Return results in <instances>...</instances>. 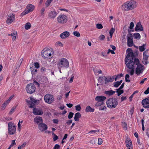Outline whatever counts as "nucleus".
Returning a JSON list of instances; mask_svg holds the SVG:
<instances>
[{
    "label": "nucleus",
    "mask_w": 149,
    "mask_h": 149,
    "mask_svg": "<svg viewBox=\"0 0 149 149\" xmlns=\"http://www.w3.org/2000/svg\"><path fill=\"white\" fill-rule=\"evenodd\" d=\"M134 65L135 64L137 65V67L135 71V73L138 75H139L141 74L142 73L144 69V66L141 64L139 61L138 58H134L133 61Z\"/></svg>",
    "instance_id": "obj_1"
},
{
    "label": "nucleus",
    "mask_w": 149,
    "mask_h": 149,
    "mask_svg": "<svg viewBox=\"0 0 149 149\" xmlns=\"http://www.w3.org/2000/svg\"><path fill=\"white\" fill-rule=\"evenodd\" d=\"M136 6V1L132 0L124 3L123 7L125 10H128L135 8Z\"/></svg>",
    "instance_id": "obj_2"
},
{
    "label": "nucleus",
    "mask_w": 149,
    "mask_h": 149,
    "mask_svg": "<svg viewBox=\"0 0 149 149\" xmlns=\"http://www.w3.org/2000/svg\"><path fill=\"white\" fill-rule=\"evenodd\" d=\"M118 102L116 98H111L108 99L106 102L107 107L110 109L116 108L118 104Z\"/></svg>",
    "instance_id": "obj_3"
},
{
    "label": "nucleus",
    "mask_w": 149,
    "mask_h": 149,
    "mask_svg": "<svg viewBox=\"0 0 149 149\" xmlns=\"http://www.w3.org/2000/svg\"><path fill=\"white\" fill-rule=\"evenodd\" d=\"M127 52L128 54L126 55L125 58V63L128 62L129 60H131V61H133L135 55H134V53L133 52L132 49L131 48H128L127 50Z\"/></svg>",
    "instance_id": "obj_4"
},
{
    "label": "nucleus",
    "mask_w": 149,
    "mask_h": 149,
    "mask_svg": "<svg viewBox=\"0 0 149 149\" xmlns=\"http://www.w3.org/2000/svg\"><path fill=\"white\" fill-rule=\"evenodd\" d=\"M69 62L66 58H62L59 61L57 64L59 69H61L63 67L68 68L69 67Z\"/></svg>",
    "instance_id": "obj_5"
},
{
    "label": "nucleus",
    "mask_w": 149,
    "mask_h": 149,
    "mask_svg": "<svg viewBox=\"0 0 149 149\" xmlns=\"http://www.w3.org/2000/svg\"><path fill=\"white\" fill-rule=\"evenodd\" d=\"M41 55L42 57L47 59L50 58L52 56V54L47 48H45L43 49L41 52Z\"/></svg>",
    "instance_id": "obj_6"
},
{
    "label": "nucleus",
    "mask_w": 149,
    "mask_h": 149,
    "mask_svg": "<svg viewBox=\"0 0 149 149\" xmlns=\"http://www.w3.org/2000/svg\"><path fill=\"white\" fill-rule=\"evenodd\" d=\"M36 89V88L34 84H28L26 87V90L28 93L32 94L34 92Z\"/></svg>",
    "instance_id": "obj_7"
},
{
    "label": "nucleus",
    "mask_w": 149,
    "mask_h": 149,
    "mask_svg": "<svg viewBox=\"0 0 149 149\" xmlns=\"http://www.w3.org/2000/svg\"><path fill=\"white\" fill-rule=\"evenodd\" d=\"M13 123L11 122L8 124V133L10 135L14 134L15 132L16 126L14 125Z\"/></svg>",
    "instance_id": "obj_8"
},
{
    "label": "nucleus",
    "mask_w": 149,
    "mask_h": 149,
    "mask_svg": "<svg viewBox=\"0 0 149 149\" xmlns=\"http://www.w3.org/2000/svg\"><path fill=\"white\" fill-rule=\"evenodd\" d=\"M44 99L45 102L48 104H51L54 101V98L53 95L47 94L45 95Z\"/></svg>",
    "instance_id": "obj_9"
},
{
    "label": "nucleus",
    "mask_w": 149,
    "mask_h": 149,
    "mask_svg": "<svg viewBox=\"0 0 149 149\" xmlns=\"http://www.w3.org/2000/svg\"><path fill=\"white\" fill-rule=\"evenodd\" d=\"M131 61V60H130L128 62L125 63V64L127 68L132 69L130 71V74L131 75H133L134 74V66L133 61Z\"/></svg>",
    "instance_id": "obj_10"
},
{
    "label": "nucleus",
    "mask_w": 149,
    "mask_h": 149,
    "mask_svg": "<svg viewBox=\"0 0 149 149\" xmlns=\"http://www.w3.org/2000/svg\"><path fill=\"white\" fill-rule=\"evenodd\" d=\"M67 20L66 16L64 15H60L57 18L58 22L60 24H64L67 22Z\"/></svg>",
    "instance_id": "obj_11"
},
{
    "label": "nucleus",
    "mask_w": 149,
    "mask_h": 149,
    "mask_svg": "<svg viewBox=\"0 0 149 149\" xmlns=\"http://www.w3.org/2000/svg\"><path fill=\"white\" fill-rule=\"evenodd\" d=\"M148 54V49H147L143 53V58L144 61H143V63L145 65H147L148 63L147 61L149 57Z\"/></svg>",
    "instance_id": "obj_12"
},
{
    "label": "nucleus",
    "mask_w": 149,
    "mask_h": 149,
    "mask_svg": "<svg viewBox=\"0 0 149 149\" xmlns=\"http://www.w3.org/2000/svg\"><path fill=\"white\" fill-rule=\"evenodd\" d=\"M15 15L13 13L10 14L8 15V18L6 20L7 23L10 24L15 21Z\"/></svg>",
    "instance_id": "obj_13"
},
{
    "label": "nucleus",
    "mask_w": 149,
    "mask_h": 149,
    "mask_svg": "<svg viewBox=\"0 0 149 149\" xmlns=\"http://www.w3.org/2000/svg\"><path fill=\"white\" fill-rule=\"evenodd\" d=\"M143 107L145 108H149V97L143 99L141 102Z\"/></svg>",
    "instance_id": "obj_14"
},
{
    "label": "nucleus",
    "mask_w": 149,
    "mask_h": 149,
    "mask_svg": "<svg viewBox=\"0 0 149 149\" xmlns=\"http://www.w3.org/2000/svg\"><path fill=\"white\" fill-rule=\"evenodd\" d=\"M34 123L38 125L41 124L43 123V120L42 118L41 117L38 116L36 117L34 119Z\"/></svg>",
    "instance_id": "obj_15"
},
{
    "label": "nucleus",
    "mask_w": 149,
    "mask_h": 149,
    "mask_svg": "<svg viewBox=\"0 0 149 149\" xmlns=\"http://www.w3.org/2000/svg\"><path fill=\"white\" fill-rule=\"evenodd\" d=\"M33 112L34 115H41L43 113V112L42 110L36 108H33Z\"/></svg>",
    "instance_id": "obj_16"
},
{
    "label": "nucleus",
    "mask_w": 149,
    "mask_h": 149,
    "mask_svg": "<svg viewBox=\"0 0 149 149\" xmlns=\"http://www.w3.org/2000/svg\"><path fill=\"white\" fill-rule=\"evenodd\" d=\"M38 127L39 130L42 132L45 130L47 129V125L43 123L39 124Z\"/></svg>",
    "instance_id": "obj_17"
},
{
    "label": "nucleus",
    "mask_w": 149,
    "mask_h": 149,
    "mask_svg": "<svg viewBox=\"0 0 149 149\" xmlns=\"http://www.w3.org/2000/svg\"><path fill=\"white\" fill-rule=\"evenodd\" d=\"M106 99V97L104 96H97L96 97L95 99L98 102H103Z\"/></svg>",
    "instance_id": "obj_18"
},
{
    "label": "nucleus",
    "mask_w": 149,
    "mask_h": 149,
    "mask_svg": "<svg viewBox=\"0 0 149 149\" xmlns=\"http://www.w3.org/2000/svg\"><path fill=\"white\" fill-rule=\"evenodd\" d=\"M107 79V77L104 76H100L98 79V81L101 84H103L104 82H106V80Z\"/></svg>",
    "instance_id": "obj_19"
},
{
    "label": "nucleus",
    "mask_w": 149,
    "mask_h": 149,
    "mask_svg": "<svg viewBox=\"0 0 149 149\" xmlns=\"http://www.w3.org/2000/svg\"><path fill=\"white\" fill-rule=\"evenodd\" d=\"M135 30L136 31H143V29L141 22H138L136 24L135 27Z\"/></svg>",
    "instance_id": "obj_20"
},
{
    "label": "nucleus",
    "mask_w": 149,
    "mask_h": 149,
    "mask_svg": "<svg viewBox=\"0 0 149 149\" xmlns=\"http://www.w3.org/2000/svg\"><path fill=\"white\" fill-rule=\"evenodd\" d=\"M57 15V12L55 11H52L48 13V16L50 18H55Z\"/></svg>",
    "instance_id": "obj_21"
},
{
    "label": "nucleus",
    "mask_w": 149,
    "mask_h": 149,
    "mask_svg": "<svg viewBox=\"0 0 149 149\" xmlns=\"http://www.w3.org/2000/svg\"><path fill=\"white\" fill-rule=\"evenodd\" d=\"M69 32L66 31L61 33L60 36V37L62 39H64L69 37L70 36Z\"/></svg>",
    "instance_id": "obj_22"
},
{
    "label": "nucleus",
    "mask_w": 149,
    "mask_h": 149,
    "mask_svg": "<svg viewBox=\"0 0 149 149\" xmlns=\"http://www.w3.org/2000/svg\"><path fill=\"white\" fill-rule=\"evenodd\" d=\"M126 146L128 149H131L132 148V143L130 139L126 140L125 142Z\"/></svg>",
    "instance_id": "obj_23"
},
{
    "label": "nucleus",
    "mask_w": 149,
    "mask_h": 149,
    "mask_svg": "<svg viewBox=\"0 0 149 149\" xmlns=\"http://www.w3.org/2000/svg\"><path fill=\"white\" fill-rule=\"evenodd\" d=\"M127 46L129 47H132L134 44L133 38H130L127 37Z\"/></svg>",
    "instance_id": "obj_24"
},
{
    "label": "nucleus",
    "mask_w": 149,
    "mask_h": 149,
    "mask_svg": "<svg viewBox=\"0 0 149 149\" xmlns=\"http://www.w3.org/2000/svg\"><path fill=\"white\" fill-rule=\"evenodd\" d=\"M27 11L28 13L32 12L34 8V6L31 4H29L27 6Z\"/></svg>",
    "instance_id": "obj_25"
},
{
    "label": "nucleus",
    "mask_w": 149,
    "mask_h": 149,
    "mask_svg": "<svg viewBox=\"0 0 149 149\" xmlns=\"http://www.w3.org/2000/svg\"><path fill=\"white\" fill-rule=\"evenodd\" d=\"M81 115L79 112H77L75 114L74 118V120L76 121H79V118L81 117Z\"/></svg>",
    "instance_id": "obj_26"
},
{
    "label": "nucleus",
    "mask_w": 149,
    "mask_h": 149,
    "mask_svg": "<svg viewBox=\"0 0 149 149\" xmlns=\"http://www.w3.org/2000/svg\"><path fill=\"white\" fill-rule=\"evenodd\" d=\"M95 109L91 107L90 106H87L85 109V111L86 112H93L94 111Z\"/></svg>",
    "instance_id": "obj_27"
},
{
    "label": "nucleus",
    "mask_w": 149,
    "mask_h": 149,
    "mask_svg": "<svg viewBox=\"0 0 149 149\" xmlns=\"http://www.w3.org/2000/svg\"><path fill=\"white\" fill-rule=\"evenodd\" d=\"M115 92V91L112 90L105 91L104 93L107 95L111 96L113 95Z\"/></svg>",
    "instance_id": "obj_28"
},
{
    "label": "nucleus",
    "mask_w": 149,
    "mask_h": 149,
    "mask_svg": "<svg viewBox=\"0 0 149 149\" xmlns=\"http://www.w3.org/2000/svg\"><path fill=\"white\" fill-rule=\"evenodd\" d=\"M107 77L106 82H104V84H107V83L113 82V79H111V76H108Z\"/></svg>",
    "instance_id": "obj_29"
},
{
    "label": "nucleus",
    "mask_w": 149,
    "mask_h": 149,
    "mask_svg": "<svg viewBox=\"0 0 149 149\" xmlns=\"http://www.w3.org/2000/svg\"><path fill=\"white\" fill-rule=\"evenodd\" d=\"M30 68L31 70V74L32 75L36 74L37 72V70L35 69L34 67H30Z\"/></svg>",
    "instance_id": "obj_30"
},
{
    "label": "nucleus",
    "mask_w": 149,
    "mask_h": 149,
    "mask_svg": "<svg viewBox=\"0 0 149 149\" xmlns=\"http://www.w3.org/2000/svg\"><path fill=\"white\" fill-rule=\"evenodd\" d=\"M146 45V44H143L141 46H139V50L140 52H143L146 49L145 47Z\"/></svg>",
    "instance_id": "obj_31"
},
{
    "label": "nucleus",
    "mask_w": 149,
    "mask_h": 149,
    "mask_svg": "<svg viewBox=\"0 0 149 149\" xmlns=\"http://www.w3.org/2000/svg\"><path fill=\"white\" fill-rule=\"evenodd\" d=\"M8 103V101L5 102L1 106V109L2 110H4Z\"/></svg>",
    "instance_id": "obj_32"
},
{
    "label": "nucleus",
    "mask_w": 149,
    "mask_h": 149,
    "mask_svg": "<svg viewBox=\"0 0 149 149\" xmlns=\"http://www.w3.org/2000/svg\"><path fill=\"white\" fill-rule=\"evenodd\" d=\"M31 24L29 22L26 23L25 25V29L26 30H28L31 28Z\"/></svg>",
    "instance_id": "obj_33"
},
{
    "label": "nucleus",
    "mask_w": 149,
    "mask_h": 149,
    "mask_svg": "<svg viewBox=\"0 0 149 149\" xmlns=\"http://www.w3.org/2000/svg\"><path fill=\"white\" fill-rule=\"evenodd\" d=\"M116 90H117L116 92L118 93L117 94V95L118 96H120L124 92V91L123 90H118V89H116Z\"/></svg>",
    "instance_id": "obj_34"
},
{
    "label": "nucleus",
    "mask_w": 149,
    "mask_h": 149,
    "mask_svg": "<svg viewBox=\"0 0 149 149\" xmlns=\"http://www.w3.org/2000/svg\"><path fill=\"white\" fill-rule=\"evenodd\" d=\"M134 36L135 38L140 39L141 38L140 35L139 33H136L134 34Z\"/></svg>",
    "instance_id": "obj_35"
},
{
    "label": "nucleus",
    "mask_w": 149,
    "mask_h": 149,
    "mask_svg": "<svg viewBox=\"0 0 149 149\" xmlns=\"http://www.w3.org/2000/svg\"><path fill=\"white\" fill-rule=\"evenodd\" d=\"M26 102L28 103L30 105V106H29V108H33L34 107V104L32 102H31L28 100H26Z\"/></svg>",
    "instance_id": "obj_36"
},
{
    "label": "nucleus",
    "mask_w": 149,
    "mask_h": 149,
    "mask_svg": "<svg viewBox=\"0 0 149 149\" xmlns=\"http://www.w3.org/2000/svg\"><path fill=\"white\" fill-rule=\"evenodd\" d=\"M138 91H135L132 94V95L130 96V97H129V99H130V101H132V97L136 93H138Z\"/></svg>",
    "instance_id": "obj_37"
},
{
    "label": "nucleus",
    "mask_w": 149,
    "mask_h": 149,
    "mask_svg": "<svg viewBox=\"0 0 149 149\" xmlns=\"http://www.w3.org/2000/svg\"><path fill=\"white\" fill-rule=\"evenodd\" d=\"M115 31V29L112 28L109 31V33L110 36V37L111 38H112V35L114 33Z\"/></svg>",
    "instance_id": "obj_38"
},
{
    "label": "nucleus",
    "mask_w": 149,
    "mask_h": 149,
    "mask_svg": "<svg viewBox=\"0 0 149 149\" xmlns=\"http://www.w3.org/2000/svg\"><path fill=\"white\" fill-rule=\"evenodd\" d=\"M17 33V32H15L13 33H11L12 38L13 40H15L16 39Z\"/></svg>",
    "instance_id": "obj_39"
},
{
    "label": "nucleus",
    "mask_w": 149,
    "mask_h": 149,
    "mask_svg": "<svg viewBox=\"0 0 149 149\" xmlns=\"http://www.w3.org/2000/svg\"><path fill=\"white\" fill-rule=\"evenodd\" d=\"M130 78V76L128 74H127L125 76V81L126 82H130V80L129 79H129Z\"/></svg>",
    "instance_id": "obj_40"
},
{
    "label": "nucleus",
    "mask_w": 149,
    "mask_h": 149,
    "mask_svg": "<svg viewBox=\"0 0 149 149\" xmlns=\"http://www.w3.org/2000/svg\"><path fill=\"white\" fill-rule=\"evenodd\" d=\"M73 34L74 36L77 37H79L80 36V33L77 31H74L73 32Z\"/></svg>",
    "instance_id": "obj_41"
},
{
    "label": "nucleus",
    "mask_w": 149,
    "mask_h": 149,
    "mask_svg": "<svg viewBox=\"0 0 149 149\" xmlns=\"http://www.w3.org/2000/svg\"><path fill=\"white\" fill-rule=\"evenodd\" d=\"M75 109L78 111L81 110V107L80 105L78 104L75 106Z\"/></svg>",
    "instance_id": "obj_42"
},
{
    "label": "nucleus",
    "mask_w": 149,
    "mask_h": 149,
    "mask_svg": "<svg viewBox=\"0 0 149 149\" xmlns=\"http://www.w3.org/2000/svg\"><path fill=\"white\" fill-rule=\"evenodd\" d=\"M120 85V84L119 83V81H118L114 83L113 86L116 88H117Z\"/></svg>",
    "instance_id": "obj_43"
},
{
    "label": "nucleus",
    "mask_w": 149,
    "mask_h": 149,
    "mask_svg": "<svg viewBox=\"0 0 149 149\" xmlns=\"http://www.w3.org/2000/svg\"><path fill=\"white\" fill-rule=\"evenodd\" d=\"M128 34L127 37H129L130 38H132V35L130 33L131 31L129 30V29H128Z\"/></svg>",
    "instance_id": "obj_44"
},
{
    "label": "nucleus",
    "mask_w": 149,
    "mask_h": 149,
    "mask_svg": "<svg viewBox=\"0 0 149 149\" xmlns=\"http://www.w3.org/2000/svg\"><path fill=\"white\" fill-rule=\"evenodd\" d=\"M51 2V1H49V0H47L45 3V5L46 6V8H47L49 6Z\"/></svg>",
    "instance_id": "obj_45"
},
{
    "label": "nucleus",
    "mask_w": 149,
    "mask_h": 149,
    "mask_svg": "<svg viewBox=\"0 0 149 149\" xmlns=\"http://www.w3.org/2000/svg\"><path fill=\"white\" fill-rule=\"evenodd\" d=\"M96 26V27L98 29H101L103 28V26L101 24H97Z\"/></svg>",
    "instance_id": "obj_46"
},
{
    "label": "nucleus",
    "mask_w": 149,
    "mask_h": 149,
    "mask_svg": "<svg viewBox=\"0 0 149 149\" xmlns=\"http://www.w3.org/2000/svg\"><path fill=\"white\" fill-rule=\"evenodd\" d=\"M74 115V113L72 112H70L68 114V118L69 119H71L72 118L73 116Z\"/></svg>",
    "instance_id": "obj_47"
},
{
    "label": "nucleus",
    "mask_w": 149,
    "mask_h": 149,
    "mask_svg": "<svg viewBox=\"0 0 149 149\" xmlns=\"http://www.w3.org/2000/svg\"><path fill=\"white\" fill-rule=\"evenodd\" d=\"M16 109V107H13L12 108L10 111L9 114H11Z\"/></svg>",
    "instance_id": "obj_48"
},
{
    "label": "nucleus",
    "mask_w": 149,
    "mask_h": 149,
    "mask_svg": "<svg viewBox=\"0 0 149 149\" xmlns=\"http://www.w3.org/2000/svg\"><path fill=\"white\" fill-rule=\"evenodd\" d=\"M123 76V74L122 73L119 74L118 75H117L115 79V81H116L117 79H118V78H120V77H122Z\"/></svg>",
    "instance_id": "obj_49"
},
{
    "label": "nucleus",
    "mask_w": 149,
    "mask_h": 149,
    "mask_svg": "<svg viewBox=\"0 0 149 149\" xmlns=\"http://www.w3.org/2000/svg\"><path fill=\"white\" fill-rule=\"evenodd\" d=\"M103 104V102H98L96 103L95 104V106L97 107L100 106H101Z\"/></svg>",
    "instance_id": "obj_50"
},
{
    "label": "nucleus",
    "mask_w": 149,
    "mask_h": 149,
    "mask_svg": "<svg viewBox=\"0 0 149 149\" xmlns=\"http://www.w3.org/2000/svg\"><path fill=\"white\" fill-rule=\"evenodd\" d=\"M107 109V107L105 106H101L99 108V110H106Z\"/></svg>",
    "instance_id": "obj_51"
},
{
    "label": "nucleus",
    "mask_w": 149,
    "mask_h": 149,
    "mask_svg": "<svg viewBox=\"0 0 149 149\" xmlns=\"http://www.w3.org/2000/svg\"><path fill=\"white\" fill-rule=\"evenodd\" d=\"M122 125L124 128H126V130L127 129V124L125 122H122Z\"/></svg>",
    "instance_id": "obj_52"
},
{
    "label": "nucleus",
    "mask_w": 149,
    "mask_h": 149,
    "mask_svg": "<svg viewBox=\"0 0 149 149\" xmlns=\"http://www.w3.org/2000/svg\"><path fill=\"white\" fill-rule=\"evenodd\" d=\"M28 12L27 10L24 11L23 12H22L21 14V15L22 16H23L24 15L28 13Z\"/></svg>",
    "instance_id": "obj_53"
},
{
    "label": "nucleus",
    "mask_w": 149,
    "mask_h": 149,
    "mask_svg": "<svg viewBox=\"0 0 149 149\" xmlns=\"http://www.w3.org/2000/svg\"><path fill=\"white\" fill-rule=\"evenodd\" d=\"M98 144L99 145H101L102 143L103 142L102 139L100 138L98 139Z\"/></svg>",
    "instance_id": "obj_54"
},
{
    "label": "nucleus",
    "mask_w": 149,
    "mask_h": 149,
    "mask_svg": "<svg viewBox=\"0 0 149 149\" xmlns=\"http://www.w3.org/2000/svg\"><path fill=\"white\" fill-rule=\"evenodd\" d=\"M111 52L112 54H115L113 50H111L110 49H109L108 50L107 54H109Z\"/></svg>",
    "instance_id": "obj_55"
},
{
    "label": "nucleus",
    "mask_w": 149,
    "mask_h": 149,
    "mask_svg": "<svg viewBox=\"0 0 149 149\" xmlns=\"http://www.w3.org/2000/svg\"><path fill=\"white\" fill-rule=\"evenodd\" d=\"M99 38L100 40H102L104 39L105 36L103 35H101L99 36Z\"/></svg>",
    "instance_id": "obj_56"
},
{
    "label": "nucleus",
    "mask_w": 149,
    "mask_h": 149,
    "mask_svg": "<svg viewBox=\"0 0 149 149\" xmlns=\"http://www.w3.org/2000/svg\"><path fill=\"white\" fill-rule=\"evenodd\" d=\"M60 147V146L59 145L56 144L55 145L53 149H59Z\"/></svg>",
    "instance_id": "obj_57"
},
{
    "label": "nucleus",
    "mask_w": 149,
    "mask_h": 149,
    "mask_svg": "<svg viewBox=\"0 0 149 149\" xmlns=\"http://www.w3.org/2000/svg\"><path fill=\"white\" fill-rule=\"evenodd\" d=\"M15 140H13L12 142V143L10 145V146L11 147L12 146H13L16 145V143L15 142Z\"/></svg>",
    "instance_id": "obj_58"
},
{
    "label": "nucleus",
    "mask_w": 149,
    "mask_h": 149,
    "mask_svg": "<svg viewBox=\"0 0 149 149\" xmlns=\"http://www.w3.org/2000/svg\"><path fill=\"white\" fill-rule=\"evenodd\" d=\"M35 67L36 68H39V63L38 62H36L34 63Z\"/></svg>",
    "instance_id": "obj_59"
},
{
    "label": "nucleus",
    "mask_w": 149,
    "mask_h": 149,
    "mask_svg": "<svg viewBox=\"0 0 149 149\" xmlns=\"http://www.w3.org/2000/svg\"><path fill=\"white\" fill-rule=\"evenodd\" d=\"M134 26V24L133 22H131L130 24L129 28L130 29H132Z\"/></svg>",
    "instance_id": "obj_60"
},
{
    "label": "nucleus",
    "mask_w": 149,
    "mask_h": 149,
    "mask_svg": "<svg viewBox=\"0 0 149 149\" xmlns=\"http://www.w3.org/2000/svg\"><path fill=\"white\" fill-rule=\"evenodd\" d=\"M58 139V137L56 134L54 135V137L53 138V140L54 141Z\"/></svg>",
    "instance_id": "obj_61"
},
{
    "label": "nucleus",
    "mask_w": 149,
    "mask_h": 149,
    "mask_svg": "<svg viewBox=\"0 0 149 149\" xmlns=\"http://www.w3.org/2000/svg\"><path fill=\"white\" fill-rule=\"evenodd\" d=\"M30 100L32 102H33L34 103H36L37 102V100H36L34 98L31 97Z\"/></svg>",
    "instance_id": "obj_62"
},
{
    "label": "nucleus",
    "mask_w": 149,
    "mask_h": 149,
    "mask_svg": "<svg viewBox=\"0 0 149 149\" xmlns=\"http://www.w3.org/2000/svg\"><path fill=\"white\" fill-rule=\"evenodd\" d=\"M144 93L146 95L149 93V87L144 91Z\"/></svg>",
    "instance_id": "obj_63"
},
{
    "label": "nucleus",
    "mask_w": 149,
    "mask_h": 149,
    "mask_svg": "<svg viewBox=\"0 0 149 149\" xmlns=\"http://www.w3.org/2000/svg\"><path fill=\"white\" fill-rule=\"evenodd\" d=\"M45 11V8H42L40 10L41 14V15H43Z\"/></svg>",
    "instance_id": "obj_64"
}]
</instances>
